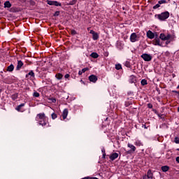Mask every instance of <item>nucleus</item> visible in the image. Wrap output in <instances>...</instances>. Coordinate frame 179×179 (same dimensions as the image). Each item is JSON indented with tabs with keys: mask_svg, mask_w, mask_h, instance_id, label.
<instances>
[{
	"mask_svg": "<svg viewBox=\"0 0 179 179\" xmlns=\"http://www.w3.org/2000/svg\"><path fill=\"white\" fill-rule=\"evenodd\" d=\"M36 120L38 122L39 125H42V127L47 125V122H48V117L44 113L38 114Z\"/></svg>",
	"mask_w": 179,
	"mask_h": 179,
	"instance_id": "1",
	"label": "nucleus"
},
{
	"mask_svg": "<svg viewBox=\"0 0 179 179\" xmlns=\"http://www.w3.org/2000/svg\"><path fill=\"white\" fill-rule=\"evenodd\" d=\"M169 16L170 13L166 11L158 15V19H159V20H166V19H169Z\"/></svg>",
	"mask_w": 179,
	"mask_h": 179,
	"instance_id": "2",
	"label": "nucleus"
},
{
	"mask_svg": "<svg viewBox=\"0 0 179 179\" xmlns=\"http://www.w3.org/2000/svg\"><path fill=\"white\" fill-rule=\"evenodd\" d=\"M130 41L131 43H136V41H139V36L136 33H132L130 36Z\"/></svg>",
	"mask_w": 179,
	"mask_h": 179,
	"instance_id": "3",
	"label": "nucleus"
},
{
	"mask_svg": "<svg viewBox=\"0 0 179 179\" xmlns=\"http://www.w3.org/2000/svg\"><path fill=\"white\" fill-rule=\"evenodd\" d=\"M159 38H161V40H162L163 41H169V40L171 38V35L161 34L159 36Z\"/></svg>",
	"mask_w": 179,
	"mask_h": 179,
	"instance_id": "4",
	"label": "nucleus"
},
{
	"mask_svg": "<svg viewBox=\"0 0 179 179\" xmlns=\"http://www.w3.org/2000/svg\"><path fill=\"white\" fill-rule=\"evenodd\" d=\"M141 58H143V59H144L147 62H149L150 61H152V55H150L149 54H146V53L143 54L141 55Z\"/></svg>",
	"mask_w": 179,
	"mask_h": 179,
	"instance_id": "5",
	"label": "nucleus"
},
{
	"mask_svg": "<svg viewBox=\"0 0 179 179\" xmlns=\"http://www.w3.org/2000/svg\"><path fill=\"white\" fill-rule=\"evenodd\" d=\"M156 36H157V33H153L150 30H149L147 32V37L148 38H150V40H153V38H155V37H156Z\"/></svg>",
	"mask_w": 179,
	"mask_h": 179,
	"instance_id": "6",
	"label": "nucleus"
},
{
	"mask_svg": "<svg viewBox=\"0 0 179 179\" xmlns=\"http://www.w3.org/2000/svg\"><path fill=\"white\" fill-rule=\"evenodd\" d=\"M90 33V34H92L93 40H99V34L96 33L93 30H91Z\"/></svg>",
	"mask_w": 179,
	"mask_h": 179,
	"instance_id": "7",
	"label": "nucleus"
},
{
	"mask_svg": "<svg viewBox=\"0 0 179 179\" xmlns=\"http://www.w3.org/2000/svg\"><path fill=\"white\" fill-rule=\"evenodd\" d=\"M154 45H159V47H162L163 45V43L160 41V39L155 38L153 41Z\"/></svg>",
	"mask_w": 179,
	"mask_h": 179,
	"instance_id": "8",
	"label": "nucleus"
},
{
	"mask_svg": "<svg viewBox=\"0 0 179 179\" xmlns=\"http://www.w3.org/2000/svg\"><path fill=\"white\" fill-rule=\"evenodd\" d=\"M90 81L92 82L93 83H96L97 82V76L94 75H92L89 77Z\"/></svg>",
	"mask_w": 179,
	"mask_h": 179,
	"instance_id": "9",
	"label": "nucleus"
},
{
	"mask_svg": "<svg viewBox=\"0 0 179 179\" xmlns=\"http://www.w3.org/2000/svg\"><path fill=\"white\" fill-rule=\"evenodd\" d=\"M68 109H64L63 110L62 117H63V120H66V117H68Z\"/></svg>",
	"mask_w": 179,
	"mask_h": 179,
	"instance_id": "10",
	"label": "nucleus"
},
{
	"mask_svg": "<svg viewBox=\"0 0 179 179\" xmlns=\"http://www.w3.org/2000/svg\"><path fill=\"white\" fill-rule=\"evenodd\" d=\"M117 158H118V153H117V152L113 153L110 156V159L112 161H114V160H115V159H117Z\"/></svg>",
	"mask_w": 179,
	"mask_h": 179,
	"instance_id": "11",
	"label": "nucleus"
},
{
	"mask_svg": "<svg viewBox=\"0 0 179 179\" xmlns=\"http://www.w3.org/2000/svg\"><path fill=\"white\" fill-rule=\"evenodd\" d=\"M127 146L131 149V152H135L136 150V147L131 143H128Z\"/></svg>",
	"mask_w": 179,
	"mask_h": 179,
	"instance_id": "12",
	"label": "nucleus"
},
{
	"mask_svg": "<svg viewBox=\"0 0 179 179\" xmlns=\"http://www.w3.org/2000/svg\"><path fill=\"white\" fill-rule=\"evenodd\" d=\"M22 107H24V103H21L20 105H19L16 108L17 111H20L21 113H23V110H22Z\"/></svg>",
	"mask_w": 179,
	"mask_h": 179,
	"instance_id": "13",
	"label": "nucleus"
},
{
	"mask_svg": "<svg viewBox=\"0 0 179 179\" xmlns=\"http://www.w3.org/2000/svg\"><path fill=\"white\" fill-rule=\"evenodd\" d=\"M23 66V62L22 61L17 62V70L19 71Z\"/></svg>",
	"mask_w": 179,
	"mask_h": 179,
	"instance_id": "14",
	"label": "nucleus"
},
{
	"mask_svg": "<svg viewBox=\"0 0 179 179\" xmlns=\"http://www.w3.org/2000/svg\"><path fill=\"white\" fill-rule=\"evenodd\" d=\"M147 178L150 179L153 178V173H152V171L149 170L147 173Z\"/></svg>",
	"mask_w": 179,
	"mask_h": 179,
	"instance_id": "15",
	"label": "nucleus"
},
{
	"mask_svg": "<svg viewBox=\"0 0 179 179\" xmlns=\"http://www.w3.org/2000/svg\"><path fill=\"white\" fill-rule=\"evenodd\" d=\"M13 69H15V66H13V64H10V66H8L7 71L13 72Z\"/></svg>",
	"mask_w": 179,
	"mask_h": 179,
	"instance_id": "16",
	"label": "nucleus"
},
{
	"mask_svg": "<svg viewBox=\"0 0 179 179\" xmlns=\"http://www.w3.org/2000/svg\"><path fill=\"white\" fill-rule=\"evenodd\" d=\"M134 145L136 146H143V143H142V141L139 140H136V142L134 143Z\"/></svg>",
	"mask_w": 179,
	"mask_h": 179,
	"instance_id": "17",
	"label": "nucleus"
},
{
	"mask_svg": "<svg viewBox=\"0 0 179 179\" xmlns=\"http://www.w3.org/2000/svg\"><path fill=\"white\" fill-rule=\"evenodd\" d=\"M10 6H12V4H10L9 1H7L4 3V8H10Z\"/></svg>",
	"mask_w": 179,
	"mask_h": 179,
	"instance_id": "18",
	"label": "nucleus"
},
{
	"mask_svg": "<svg viewBox=\"0 0 179 179\" xmlns=\"http://www.w3.org/2000/svg\"><path fill=\"white\" fill-rule=\"evenodd\" d=\"M169 167L168 166H164L162 167V171L164 173H166V171H169Z\"/></svg>",
	"mask_w": 179,
	"mask_h": 179,
	"instance_id": "19",
	"label": "nucleus"
},
{
	"mask_svg": "<svg viewBox=\"0 0 179 179\" xmlns=\"http://www.w3.org/2000/svg\"><path fill=\"white\" fill-rule=\"evenodd\" d=\"M55 77L57 79H58V80H61V79H62L64 76H62V74H61V73H57V74H56Z\"/></svg>",
	"mask_w": 179,
	"mask_h": 179,
	"instance_id": "20",
	"label": "nucleus"
},
{
	"mask_svg": "<svg viewBox=\"0 0 179 179\" xmlns=\"http://www.w3.org/2000/svg\"><path fill=\"white\" fill-rule=\"evenodd\" d=\"M87 71V68H84L81 71L78 72V75H82L83 73H85Z\"/></svg>",
	"mask_w": 179,
	"mask_h": 179,
	"instance_id": "21",
	"label": "nucleus"
},
{
	"mask_svg": "<svg viewBox=\"0 0 179 179\" xmlns=\"http://www.w3.org/2000/svg\"><path fill=\"white\" fill-rule=\"evenodd\" d=\"M91 57H92V58H99V55H98L97 53H96V52H92V53L91 54Z\"/></svg>",
	"mask_w": 179,
	"mask_h": 179,
	"instance_id": "22",
	"label": "nucleus"
},
{
	"mask_svg": "<svg viewBox=\"0 0 179 179\" xmlns=\"http://www.w3.org/2000/svg\"><path fill=\"white\" fill-rule=\"evenodd\" d=\"M122 68V66H121V64H116L115 65V69L117 70V71H120V69H121Z\"/></svg>",
	"mask_w": 179,
	"mask_h": 179,
	"instance_id": "23",
	"label": "nucleus"
},
{
	"mask_svg": "<svg viewBox=\"0 0 179 179\" xmlns=\"http://www.w3.org/2000/svg\"><path fill=\"white\" fill-rule=\"evenodd\" d=\"M53 5L55 6H61V3H58V1H53Z\"/></svg>",
	"mask_w": 179,
	"mask_h": 179,
	"instance_id": "24",
	"label": "nucleus"
},
{
	"mask_svg": "<svg viewBox=\"0 0 179 179\" xmlns=\"http://www.w3.org/2000/svg\"><path fill=\"white\" fill-rule=\"evenodd\" d=\"M141 85L143 86H145V85H148V81H146V80H141Z\"/></svg>",
	"mask_w": 179,
	"mask_h": 179,
	"instance_id": "25",
	"label": "nucleus"
},
{
	"mask_svg": "<svg viewBox=\"0 0 179 179\" xmlns=\"http://www.w3.org/2000/svg\"><path fill=\"white\" fill-rule=\"evenodd\" d=\"M167 1L166 0H160L158 1L159 5H162V3H166Z\"/></svg>",
	"mask_w": 179,
	"mask_h": 179,
	"instance_id": "26",
	"label": "nucleus"
},
{
	"mask_svg": "<svg viewBox=\"0 0 179 179\" xmlns=\"http://www.w3.org/2000/svg\"><path fill=\"white\" fill-rule=\"evenodd\" d=\"M33 96L34 97H40V94L38 92H34Z\"/></svg>",
	"mask_w": 179,
	"mask_h": 179,
	"instance_id": "27",
	"label": "nucleus"
},
{
	"mask_svg": "<svg viewBox=\"0 0 179 179\" xmlns=\"http://www.w3.org/2000/svg\"><path fill=\"white\" fill-rule=\"evenodd\" d=\"M158 8H160V4L158 3L153 6V9H157Z\"/></svg>",
	"mask_w": 179,
	"mask_h": 179,
	"instance_id": "28",
	"label": "nucleus"
},
{
	"mask_svg": "<svg viewBox=\"0 0 179 179\" xmlns=\"http://www.w3.org/2000/svg\"><path fill=\"white\" fill-rule=\"evenodd\" d=\"M28 75H29V76H31L32 78H34V72H33V71H30V72L28 73Z\"/></svg>",
	"mask_w": 179,
	"mask_h": 179,
	"instance_id": "29",
	"label": "nucleus"
},
{
	"mask_svg": "<svg viewBox=\"0 0 179 179\" xmlns=\"http://www.w3.org/2000/svg\"><path fill=\"white\" fill-rule=\"evenodd\" d=\"M12 99L13 100H16V99H17V94H15L14 95H13Z\"/></svg>",
	"mask_w": 179,
	"mask_h": 179,
	"instance_id": "30",
	"label": "nucleus"
},
{
	"mask_svg": "<svg viewBox=\"0 0 179 179\" xmlns=\"http://www.w3.org/2000/svg\"><path fill=\"white\" fill-rule=\"evenodd\" d=\"M101 152L103 153V157H106V150H104V148H103L101 150Z\"/></svg>",
	"mask_w": 179,
	"mask_h": 179,
	"instance_id": "31",
	"label": "nucleus"
},
{
	"mask_svg": "<svg viewBox=\"0 0 179 179\" xmlns=\"http://www.w3.org/2000/svg\"><path fill=\"white\" fill-rule=\"evenodd\" d=\"M52 120H55V118H57V114L52 113Z\"/></svg>",
	"mask_w": 179,
	"mask_h": 179,
	"instance_id": "32",
	"label": "nucleus"
},
{
	"mask_svg": "<svg viewBox=\"0 0 179 179\" xmlns=\"http://www.w3.org/2000/svg\"><path fill=\"white\" fill-rule=\"evenodd\" d=\"M174 141H175V143H179V138L176 137Z\"/></svg>",
	"mask_w": 179,
	"mask_h": 179,
	"instance_id": "33",
	"label": "nucleus"
},
{
	"mask_svg": "<svg viewBox=\"0 0 179 179\" xmlns=\"http://www.w3.org/2000/svg\"><path fill=\"white\" fill-rule=\"evenodd\" d=\"M166 159H171V156L170 155V154H166Z\"/></svg>",
	"mask_w": 179,
	"mask_h": 179,
	"instance_id": "34",
	"label": "nucleus"
},
{
	"mask_svg": "<svg viewBox=\"0 0 179 179\" xmlns=\"http://www.w3.org/2000/svg\"><path fill=\"white\" fill-rule=\"evenodd\" d=\"M48 5H54V1H50L48 2Z\"/></svg>",
	"mask_w": 179,
	"mask_h": 179,
	"instance_id": "35",
	"label": "nucleus"
},
{
	"mask_svg": "<svg viewBox=\"0 0 179 179\" xmlns=\"http://www.w3.org/2000/svg\"><path fill=\"white\" fill-rule=\"evenodd\" d=\"M69 74H66L65 76H64V78H65V79H68L69 78Z\"/></svg>",
	"mask_w": 179,
	"mask_h": 179,
	"instance_id": "36",
	"label": "nucleus"
},
{
	"mask_svg": "<svg viewBox=\"0 0 179 179\" xmlns=\"http://www.w3.org/2000/svg\"><path fill=\"white\" fill-rule=\"evenodd\" d=\"M71 34H73V35L76 34V31L72 30L71 31Z\"/></svg>",
	"mask_w": 179,
	"mask_h": 179,
	"instance_id": "37",
	"label": "nucleus"
},
{
	"mask_svg": "<svg viewBox=\"0 0 179 179\" xmlns=\"http://www.w3.org/2000/svg\"><path fill=\"white\" fill-rule=\"evenodd\" d=\"M147 178H148V176L145 175L143 176V179H147Z\"/></svg>",
	"mask_w": 179,
	"mask_h": 179,
	"instance_id": "38",
	"label": "nucleus"
},
{
	"mask_svg": "<svg viewBox=\"0 0 179 179\" xmlns=\"http://www.w3.org/2000/svg\"><path fill=\"white\" fill-rule=\"evenodd\" d=\"M176 162L179 163V157H176Z\"/></svg>",
	"mask_w": 179,
	"mask_h": 179,
	"instance_id": "39",
	"label": "nucleus"
},
{
	"mask_svg": "<svg viewBox=\"0 0 179 179\" xmlns=\"http://www.w3.org/2000/svg\"><path fill=\"white\" fill-rule=\"evenodd\" d=\"M173 92V93H178V91H176V90H173V91H172Z\"/></svg>",
	"mask_w": 179,
	"mask_h": 179,
	"instance_id": "40",
	"label": "nucleus"
},
{
	"mask_svg": "<svg viewBox=\"0 0 179 179\" xmlns=\"http://www.w3.org/2000/svg\"><path fill=\"white\" fill-rule=\"evenodd\" d=\"M55 101H57L55 99H52V103H55Z\"/></svg>",
	"mask_w": 179,
	"mask_h": 179,
	"instance_id": "41",
	"label": "nucleus"
},
{
	"mask_svg": "<svg viewBox=\"0 0 179 179\" xmlns=\"http://www.w3.org/2000/svg\"><path fill=\"white\" fill-rule=\"evenodd\" d=\"M179 88V85L177 87V89H178Z\"/></svg>",
	"mask_w": 179,
	"mask_h": 179,
	"instance_id": "42",
	"label": "nucleus"
},
{
	"mask_svg": "<svg viewBox=\"0 0 179 179\" xmlns=\"http://www.w3.org/2000/svg\"><path fill=\"white\" fill-rule=\"evenodd\" d=\"M178 150L179 151V148L178 149Z\"/></svg>",
	"mask_w": 179,
	"mask_h": 179,
	"instance_id": "43",
	"label": "nucleus"
},
{
	"mask_svg": "<svg viewBox=\"0 0 179 179\" xmlns=\"http://www.w3.org/2000/svg\"><path fill=\"white\" fill-rule=\"evenodd\" d=\"M0 3H1V1H0Z\"/></svg>",
	"mask_w": 179,
	"mask_h": 179,
	"instance_id": "44",
	"label": "nucleus"
}]
</instances>
